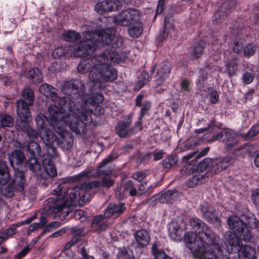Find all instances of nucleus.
<instances>
[{"label":"nucleus","instance_id":"obj_5","mask_svg":"<svg viewBox=\"0 0 259 259\" xmlns=\"http://www.w3.org/2000/svg\"><path fill=\"white\" fill-rule=\"evenodd\" d=\"M22 99L16 101L17 113L19 121L17 124L20 128L23 130L28 127V123L31 117L28 106L32 105L34 101V94L32 90L27 88L22 91Z\"/></svg>","mask_w":259,"mask_h":259},{"label":"nucleus","instance_id":"obj_1","mask_svg":"<svg viewBox=\"0 0 259 259\" xmlns=\"http://www.w3.org/2000/svg\"><path fill=\"white\" fill-rule=\"evenodd\" d=\"M60 108L51 105L47 115L39 113L35 118L41 139L46 146H72L73 136L66 126L77 135L85 133V127L92 122L87 109L80 108V103L66 97L59 99Z\"/></svg>","mask_w":259,"mask_h":259},{"label":"nucleus","instance_id":"obj_54","mask_svg":"<svg viewBox=\"0 0 259 259\" xmlns=\"http://www.w3.org/2000/svg\"><path fill=\"white\" fill-rule=\"evenodd\" d=\"M141 109L140 112V116L141 118H142L143 116L147 113V112L150 110L151 107V103L149 101L145 102L141 106Z\"/></svg>","mask_w":259,"mask_h":259},{"label":"nucleus","instance_id":"obj_44","mask_svg":"<svg viewBox=\"0 0 259 259\" xmlns=\"http://www.w3.org/2000/svg\"><path fill=\"white\" fill-rule=\"evenodd\" d=\"M13 119L11 116L6 115H0V127H10L13 124Z\"/></svg>","mask_w":259,"mask_h":259},{"label":"nucleus","instance_id":"obj_2","mask_svg":"<svg viewBox=\"0 0 259 259\" xmlns=\"http://www.w3.org/2000/svg\"><path fill=\"white\" fill-rule=\"evenodd\" d=\"M117 61L116 53L110 49H107L91 59L80 62L77 70L82 74L89 71V83L95 89L102 90L105 87V82L113 81L117 78L116 71L111 67Z\"/></svg>","mask_w":259,"mask_h":259},{"label":"nucleus","instance_id":"obj_23","mask_svg":"<svg viewBox=\"0 0 259 259\" xmlns=\"http://www.w3.org/2000/svg\"><path fill=\"white\" fill-rule=\"evenodd\" d=\"M132 122V118L128 117L125 121L119 122L116 128V133L121 138L130 136L132 134V130L130 128Z\"/></svg>","mask_w":259,"mask_h":259},{"label":"nucleus","instance_id":"obj_13","mask_svg":"<svg viewBox=\"0 0 259 259\" xmlns=\"http://www.w3.org/2000/svg\"><path fill=\"white\" fill-rule=\"evenodd\" d=\"M190 223L195 233L198 234L200 238H204L205 241L214 239L217 235L204 223L197 218L192 219Z\"/></svg>","mask_w":259,"mask_h":259},{"label":"nucleus","instance_id":"obj_8","mask_svg":"<svg viewBox=\"0 0 259 259\" xmlns=\"http://www.w3.org/2000/svg\"><path fill=\"white\" fill-rule=\"evenodd\" d=\"M118 156V151L114 149L111 154L107 158L102 160L98 165L97 169H91L87 171H83L81 173L74 176L73 181H80L83 178H97L100 176H108L111 174L109 170H102L101 168L108 163L111 162Z\"/></svg>","mask_w":259,"mask_h":259},{"label":"nucleus","instance_id":"obj_11","mask_svg":"<svg viewBox=\"0 0 259 259\" xmlns=\"http://www.w3.org/2000/svg\"><path fill=\"white\" fill-rule=\"evenodd\" d=\"M183 238L186 243L187 247L191 251L194 257L206 243L204 238H200L198 234L193 232L184 233Z\"/></svg>","mask_w":259,"mask_h":259},{"label":"nucleus","instance_id":"obj_33","mask_svg":"<svg viewBox=\"0 0 259 259\" xmlns=\"http://www.w3.org/2000/svg\"><path fill=\"white\" fill-rule=\"evenodd\" d=\"M93 99L91 101H86L84 105H81L80 104V107L79 108H83V109H88L90 115L91 111L89 106V104H92V103L95 104H98L101 103L103 101V96L101 93H96V94L93 95Z\"/></svg>","mask_w":259,"mask_h":259},{"label":"nucleus","instance_id":"obj_59","mask_svg":"<svg viewBox=\"0 0 259 259\" xmlns=\"http://www.w3.org/2000/svg\"><path fill=\"white\" fill-rule=\"evenodd\" d=\"M103 219V216L102 215H99L95 217L93 219L91 227L93 229L97 227L102 222Z\"/></svg>","mask_w":259,"mask_h":259},{"label":"nucleus","instance_id":"obj_21","mask_svg":"<svg viewBox=\"0 0 259 259\" xmlns=\"http://www.w3.org/2000/svg\"><path fill=\"white\" fill-rule=\"evenodd\" d=\"M171 65L168 61L161 63L157 70L156 83L157 86L161 85L164 81L165 76L170 73Z\"/></svg>","mask_w":259,"mask_h":259},{"label":"nucleus","instance_id":"obj_35","mask_svg":"<svg viewBox=\"0 0 259 259\" xmlns=\"http://www.w3.org/2000/svg\"><path fill=\"white\" fill-rule=\"evenodd\" d=\"M123 191L127 195L129 194L132 196H136L137 193V189L132 181H127L122 185Z\"/></svg>","mask_w":259,"mask_h":259},{"label":"nucleus","instance_id":"obj_48","mask_svg":"<svg viewBox=\"0 0 259 259\" xmlns=\"http://www.w3.org/2000/svg\"><path fill=\"white\" fill-rule=\"evenodd\" d=\"M43 151H44V153H43L42 155L46 157H50L54 158L58 155L55 147H44Z\"/></svg>","mask_w":259,"mask_h":259},{"label":"nucleus","instance_id":"obj_20","mask_svg":"<svg viewBox=\"0 0 259 259\" xmlns=\"http://www.w3.org/2000/svg\"><path fill=\"white\" fill-rule=\"evenodd\" d=\"M125 208L123 203L110 204L105 210L104 215L107 218H116L123 213Z\"/></svg>","mask_w":259,"mask_h":259},{"label":"nucleus","instance_id":"obj_62","mask_svg":"<svg viewBox=\"0 0 259 259\" xmlns=\"http://www.w3.org/2000/svg\"><path fill=\"white\" fill-rule=\"evenodd\" d=\"M130 258V255L128 251L125 249H121L117 254L115 259H128Z\"/></svg>","mask_w":259,"mask_h":259},{"label":"nucleus","instance_id":"obj_56","mask_svg":"<svg viewBox=\"0 0 259 259\" xmlns=\"http://www.w3.org/2000/svg\"><path fill=\"white\" fill-rule=\"evenodd\" d=\"M237 60L232 58L226 63V66L230 72H233L236 69Z\"/></svg>","mask_w":259,"mask_h":259},{"label":"nucleus","instance_id":"obj_37","mask_svg":"<svg viewBox=\"0 0 259 259\" xmlns=\"http://www.w3.org/2000/svg\"><path fill=\"white\" fill-rule=\"evenodd\" d=\"M27 77L33 79L34 82H40L43 79L42 74L37 68L30 69L27 73Z\"/></svg>","mask_w":259,"mask_h":259},{"label":"nucleus","instance_id":"obj_63","mask_svg":"<svg viewBox=\"0 0 259 259\" xmlns=\"http://www.w3.org/2000/svg\"><path fill=\"white\" fill-rule=\"evenodd\" d=\"M115 196L119 200H122L125 197L126 195L123 191L122 186L115 190Z\"/></svg>","mask_w":259,"mask_h":259},{"label":"nucleus","instance_id":"obj_6","mask_svg":"<svg viewBox=\"0 0 259 259\" xmlns=\"http://www.w3.org/2000/svg\"><path fill=\"white\" fill-rule=\"evenodd\" d=\"M221 243L222 241L217 235L214 239L206 241L205 244L195 256V259H228L227 256L223 253Z\"/></svg>","mask_w":259,"mask_h":259},{"label":"nucleus","instance_id":"obj_57","mask_svg":"<svg viewBox=\"0 0 259 259\" xmlns=\"http://www.w3.org/2000/svg\"><path fill=\"white\" fill-rule=\"evenodd\" d=\"M147 175V171H138L133 175V178L136 180L141 182L146 178Z\"/></svg>","mask_w":259,"mask_h":259},{"label":"nucleus","instance_id":"obj_30","mask_svg":"<svg viewBox=\"0 0 259 259\" xmlns=\"http://www.w3.org/2000/svg\"><path fill=\"white\" fill-rule=\"evenodd\" d=\"M10 174L6 163L0 161V184L6 185L9 182Z\"/></svg>","mask_w":259,"mask_h":259},{"label":"nucleus","instance_id":"obj_34","mask_svg":"<svg viewBox=\"0 0 259 259\" xmlns=\"http://www.w3.org/2000/svg\"><path fill=\"white\" fill-rule=\"evenodd\" d=\"M132 27L128 29L129 35L133 37H138L140 36L143 31V28L140 20L137 22H135Z\"/></svg>","mask_w":259,"mask_h":259},{"label":"nucleus","instance_id":"obj_9","mask_svg":"<svg viewBox=\"0 0 259 259\" xmlns=\"http://www.w3.org/2000/svg\"><path fill=\"white\" fill-rule=\"evenodd\" d=\"M228 224L230 229L233 231L230 232L226 236L225 243L226 244V238L229 236L230 234L234 233L237 237V233L240 235H242L243 239L246 242L250 241L252 238V235L250 231L248 229L245 228L244 222L241 220L238 217L233 215L230 217L228 219Z\"/></svg>","mask_w":259,"mask_h":259},{"label":"nucleus","instance_id":"obj_36","mask_svg":"<svg viewBox=\"0 0 259 259\" xmlns=\"http://www.w3.org/2000/svg\"><path fill=\"white\" fill-rule=\"evenodd\" d=\"M62 35L64 39L68 42H74L80 38V34L73 30L65 31Z\"/></svg>","mask_w":259,"mask_h":259},{"label":"nucleus","instance_id":"obj_12","mask_svg":"<svg viewBox=\"0 0 259 259\" xmlns=\"http://www.w3.org/2000/svg\"><path fill=\"white\" fill-rule=\"evenodd\" d=\"M85 90L83 83L79 80L65 82L61 88L62 92L73 99L78 98Z\"/></svg>","mask_w":259,"mask_h":259},{"label":"nucleus","instance_id":"obj_28","mask_svg":"<svg viewBox=\"0 0 259 259\" xmlns=\"http://www.w3.org/2000/svg\"><path fill=\"white\" fill-rule=\"evenodd\" d=\"M213 159L205 158L200 162L197 165V169L201 172L206 171V173L212 174Z\"/></svg>","mask_w":259,"mask_h":259},{"label":"nucleus","instance_id":"obj_18","mask_svg":"<svg viewBox=\"0 0 259 259\" xmlns=\"http://www.w3.org/2000/svg\"><path fill=\"white\" fill-rule=\"evenodd\" d=\"M230 157H220L213 159L212 174L215 175L226 169L233 162Z\"/></svg>","mask_w":259,"mask_h":259},{"label":"nucleus","instance_id":"obj_50","mask_svg":"<svg viewBox=\"0 0 259 259\" xmlns=\"http://www.w3.org/2000/svg\"><path fill=\"white\" fill-rule=\"evenodd\" d=\"M215 140L227 142V137L226 136L225 130H224L219 133L218 134L213 136L211 139L209 140L208 143H210L211 141H214Z\"/></svg>","mask_w":259,"mask_h":259},{"label":"nucleus","instance_id":"obj_24","mask_svg":"<svg viewBox=\"0 0 259 259\" xmlns=\"http://www.w3.org/2000/svg\"><path fill=\"white\" fill-rule=\"evenodd\" d=\"M168 232L170 238L174 241H180L183 238L184 231L176 222L169 224Z\"/></svg>","mask_w":259,"mask_h":259},{"label":"nucleus","instance_id":"obj_58","mask_svg":"<svg viewBox=\"0 0 259 259\" xmlns=\"http://www.w3.org/2000/svg\"><path fill=\"white\" fill-rule=\"evenodd\" d=\"M74 217L76 220H79L81 222H83L86 219L84 212L80 209L76 210L74 212Z\"/></svg>","mask_w":259,"mask_h":259},{"label":"nucleus","instance_id":"obj_45","mask_svg":"<svg viewBox=\"0 0 259 259\" xmlns=\"http://www.w3.org/2000/svg\"><path fill=\"white\" fill-rule=\"evenodd\" d=\"M150 79L151 77L147 72L142 71L140 76L139 77V80L137 84L138 89L139 90L142 88L145 84H146L150 80Z\"/></svg>","mask_w":259,"mask_h":259},{"label":"nucleus","instance_id":"obj_51","mask_svg":"<svg viewBox=\"0 0 259 259\" xmlns=\"http://www.w3.org/2000/svg\"><path fill=\"white\" fill-rule=\"evenodd\" d=\"M244 44V40L239 37V39H238V37L234 39V46L233 47V51L236 53H239L241 52L243 48V45Z\"/></svg>","mask_w":259,"mask_h":259},{"label":"nucleus","instance_id":"obj_47","mask_svg":"<svg viewBox=\"0 0 259 259\" xmlns=\"http://www.w3.org/2000/svg\"><path fill=\"white\" fill-rule=\"evenodd\" d=\"M81 187H83L84 190L91 189L93 188H99L102 187L101 181H93L89 182H84L81 184Z\"/></svg>","mask_w":259,"mask_h":259},{"label":"nucleus","instance_id":"obj_26","mask_svg":"<svg viewBox=\"0 0 259 259\" xmlns=\"http://www.w3.org/2000/svg\"><path fill=\"white\" fill-rule=\"evenodd\" d=\"M39 91L41 94L47 98H50L53 101H57L59 99L57 89L47 83L42 84Z\"/></svg>","mask_w":259,"mask_h":259},{"label":"nucleus","instance_id":"obj_60","mask_svg":"<svg viewBox=\"0 0 259 259\" xmlns=\"http://www.w3.org/2000/svg\"><path fill=\"white\" fill-rule=\"evenodd\" d=\"M44 169L46 171L48 175L51 177H54L57 175V171L54 165L45 167Z\"/></svg>","mask_w":259,"mask_h":259},{"label":"nucleus","instance_id":"obj_10","mask_svg":"<svg viewBox=\"0 0 259 259\" xmlns=\"http://www.w3.org/2000/svg\"><path fill=\"white\" fill-rule=\"evenodd\" d=\"M140 19L139 11L133 8L127 9L121 11L114 17V23L122 26H128L137 22Z\"/></svg>","mask_w":259,"mask_h":259},{"label":"nucleus","instance_id":"obj_38","mask_svg":"<svg viewBox=\"0 0 259 259\" xmlns=\"http://www.w3.org/2000/svg\"><path fill=\"white\" fill-rule=\"evenodd\" d=\"M259 133V124H254L246 134H241L242 139L249 141Z\"/></svg>","mask_w":259,"mask_h":259},{"label":"nucleus","instance_id":"obj_16","mask_svg":"<svg viewBox=\"0 0 259 259\" xmlns=\"http://www.w3.org/2000/svg\"><path fill=\"white\" fill-rule=\"evenodd\" d=\"M26 148L27 151L30 154L31 157L26 161V165L30 170L33 173H35L41 169V164L35 157L36 154L40 155L41 147H35V151L31 149L30 147H26Z\"/></svg>","mask_w":259,"mask_h":259},{"label":"nucleus","instance_id":"obj_7","mask_svg":"<svg viewBox=\"0 0 259 259\" xmlns=\"http://www.w3.org/2000/svg\"><path fill=\"white\" fill-rule=\"evenodd\" d=\"M241 239L235 234L231 233L226 238V246L229 253L238 252L239 259H256L255 249L249 245H241Z\"/></svg>","mask_w":259,"mask_h":259},{"label":"nucleus","instance_id":"obj_52","mask_svg":"<svg viewBox=\"0 0 259 259\" xmlns=\"http://www.w3.org/2000/svg\"><path fill=\"white\" fill-rule=\"evenodd\" d=\"M14 191H16L15 188H14L13 185L10 183L3 191V194L5 196L10 198L14 195Z\"/></svg>","mask_w":259,"mask_h":259},{"label":"nucleus","instance_id":"obj_32","mask_svg":"<svg viewBox=\"0 0 259 259\" xmlns=\"http://www.w3.org/2000/svg\"><path fill=\"white\" fill-rule=\"evenodd\" d=\"M178 196V192L175 190H169L162 193L158 196L159 201L162 203H166Z\"/></svg>","mask_w":259,"mask_h":259},{"label":"nucleus","instance_id":"obj_39","mask_svg":"<svg viewBox=\"0 0 259 259\" xmlns=\"http://www.w3.org/2000/svg\"><path fill=\"white\" fill-rule=\"evenodd\" d=\"M152 252L154 256V259H171L164 251L159 249L156 244L152 245Z\"/></svg>","mask_w":259,"mask_h":259},{"label":"nucleus","instance_id":"obj_46","mask_svg":"<svg viewBox=\"0 0 259 259\" xmlns=\"http://www.w3.org/2000/svg\"><path fill=\"white\" fill-rule=\"evenodd\" d=\"M256 50V46L255 44H248L243 48L244 55L246 57H250L254 54Z\"/></svg>","mask_w":259,"mask_h":259},{"label":"nucleus","instance_id":"obj_22","mask_svg":"<svg viewBox=\"0 0 259 259\" xmlns=\"http://www.w3.org/2000/svg\"><path fill=\"white\" fill-rule=\"evenodd\" d=\"M134 236L135 239V243L139 248L146 246L149 243L150 237L149 233L145 229H140L136 231Z\"/></svg>","mask_w":259,"mask_h":259},{"label":"nucleus","instance_id":"obj_42","mask_svg":"<svg viewBox=\"0 0 259 259\" xmlns=\"http://www.w3.org/2000/svg\"><path fill=\"white\" fill-rule=\"evenodd\" d=\"M16 229L15 227H9L0 233V245L10 237L16 233Z\"/></svg>","mask_w":259,"mask_h":259},{"label":"nucleus","instance_id":"obj_14","mask_svg":"<svg viewBox=\"0 0 259 259\" xmlns=\"http://www.w3.org/2000/svg\"><path fill=\"white\" fill-rule=\"evenodd\" d=\"M235 2L231 0L223 3L213 15V22L219 24L225 20L230 12L235 8Z\"/></svg>","mask_w":259,"mask_h":259},{"label":"nucleus","instance_id":"obj_61","mask_svg":"<svg viewBox=\"0 0 259 259\" xmlns=\"http://www.w3.org/2000/svg\"><path fill=\"white\" fill-rule=\"evenodd\" d=\"M30 250L31 248L29 246L25 247L16 255L15 259H20L24 257Z\"/></svg>","mask_w":259,"mask_h":259},{"label":"nucleus","instance_id":"obj_4","mask_svg":"<svg viewBox=\"0 0 259 259\" xmlns=\"http://www.w3.org/2000/svg\"><path fill=\"white\" fill-rule=\"evenodd\" d=\"M115 37L114 30L105 29L89 32L85 34V40L80 41L76 47L74 54L80 57H86L92 54L97 42L109 45Z\"/></svg>","mask_w":259,"mask_h":259},{"label":"nucleus","instance_id":"obj_41","mask_svg":"<svg viewBox=\"0 0 259 259\" xmlns=\"http://www.w3.org/2000/svg\"><path fill=\"white\" fill-rule=\"evenodd\" d=\"M178 158L176 155H168L162 161V164L165 168H170L176 164Z\"/></svg>","mask_w":259,"mask_h":259},{"label":"nucleus","instance_id":"obj_27","mask_svg":"<svg viewBox=\"0 0 259 259\" xmlns=\"http://www.w3.org/2000/svg\"><path fill=\"white\" fill-rule=\"evenodd\" d=\"M79 45V43L75 44L72 47L69 48H64L63 47H58L55 49L52 53V56L54 58H59L60 57L65 55L66 54H69L70 55H73L76 57L74 54L75 51L76 47Z\"/></svg>","mask_w":259,"mask_h":259},{"label":"nucleus","instance_id":"obj_43","mask_svg":"<svg viewBox=\"0 0 259 259\" xmlns=\"http://www.w3.org/2000/svg\"><path fill=\"white\" fill-rule=\"evenodd\" d=\"M204 181V177L202 175L200 174H196L190 179L188 185L189 187H193L196 185L201 184Z\"/></svg>","mask_w":259,"mask_h":259},{"label":"nucleus","instance_id":"obj_25","mask_svg":"<svg viewBox=\"0 0 259 259\" xmlns=\"http://www.w3.org/2000/svg\"><path fill=\"white\" fill-rule=\"evenodd\" d=\"M200 210L202 216L208 222L211 223L216 222L218 220V217L215 210L213 207L207 204L201 206Z\"/></svg>","mask_w":259,"mask_h":259},{"label":"nucleus","instance_id":"obj_15","mask_svg":"<svg viewBox=\"0 0 259 259\" xmlns=\"http://www.w3.org/2000/svg\"><path fill=\"white\" fill-rule=\"evenodd\" d=\"M122 7V3L119 0H105L98 2L95 6L96 12L104 14L109 12L119 10Z\"/></svg>","mask_w":259,"mask_h":259},{"label":"nucleus","instance_id":"obj_17","mask_svg":"<svg viewBox=\"0 0 259 259\" xmlns=\"http://www.w3.org/2000/svg\"><path fill=\"white\" fill-rule=\"evenodd\" d=\"M209 151V148L208 147H206L204 148L201 149V150L194 151L192 152L189 153L187 155L184 156L183 157L182 161L186 163V164L184 167L186 172L189 173L193 170V168H192V167L191 166V164L190 163L191 161L190 160L191 159L200 158L201 157L205 156Z\"/></svg>","mask_w":259,"mask_h":259},{"label":"nucleus","instance_id":"obj_31","mask_svg":"<svg viewBox=\"0 0 259 259\" xmlns=\"http://www.w3.org/2000/svg\"><path fill=\"white\" fill-rule=\"evenodd\" d=\"M205 47L204 42L200 41L191 48V56L194 59H198L202 55Z\"/></svg>","mask_w":259,"mask_h":259},{"label":"nucleus","instance_id":"obj_55","mask_svg":"<svg viewBox=\"0 0 259 259\" xmlns=\"http://www.w3.org/2000/svg\"><path fill=\"white\" fill-rule=\"evenodd\" d=\"M114 38H115V39H113L112 43L111 44V46L113 48H118L121 47L123 42V37L120 35H115Z\"/></svg>","mask_w":259,"mask_h":259},{"label":"nucleus","instance_id":"obj_19","mask_svg":"<svg viewBox=\"0 0 259 259\" xmlns=\"http://www.w3.org/2000/svg\"><path fill=\"white\" fill-rule=\"evenodd\" d=\"M14 173L12 181L11 182L13 185L15 190L21 192L23 190L26 182L24 172L22 170L16 169L14 167Z\"/></svg>","mask_w":259,"mask_h":259},{"label":"nucleus","instance_id":"obj_49","mask_svg":"<svg viewBox=\"0 0 259 259\" xmlns=\"http://www.w3.org/2000/svg\"><path fill=\"white\" fill-rule=\"evenodd\" d=\"M258 220L252 215L244 222L245 228L256 229L258 227Z\"/></svg>","mask_w":259,"mask_h":259},{"label":"nucleus","instance_id":"obj_40","mask_svg":"<svg viewBox=\"0 0 259 259\" xmlns=\"http://www.w3.org/2000/svg\"><path fill=\"white\" fill-rule=\"evenodd\" d=\"M226 134L227 137V142L235 143L237 141L242 139L241 134H239L232 130H226Z\"/></svg>","mask_w":259,"mask_h":259},{"label":"nucleus","instance_id":"obj_3","mask_svg":"<svg viewBox=\"0 0 259 259\" xmlns=\"http://www.w3.org/2000/svg\"><path fill=\"white\" fill-rule=\"evenodd\" d=\"M68 179L60 180L57 183V188L53 190V194L56 195V198H49L48 199V203L45 207V212L47 214H51L53 212L58 213L62 210L65 205L66 198L69 195L72 201L74 200L77 195H79L84 193L83 187L77 186L74 187H70L67 183Z\"/></svg>","mask_w":259,"mask_h":259},{"label":"nucleus","instance_id":"obj_53","mask_svg":"<svg viewBox=\"0 0 259 259\" xmlns=\"http://www.w3.org/2000/svg\"><path fill=\"white\" fill-rule=\"evenodd\" d=\"M254 79V75L251 71L245 72L242 75V79L246 84H249L252 82Z\"/></svg>","mask_w":259,"mask_h":259},{"label":"nucleus","instance_id":"obj_29","mask_svg":"<svg viewBox=\"0 0 259 259\" xmlns=\"http://www.w3.org/2000/svg\"><path fill=\"white\" fill-rule=\"evenodd\" d=\"M9 158L11 165L14 167V163L18 165L22 163L24 160L25 156L21 150H16L11 153Z\"/></svg>","mask_w":259,"mask_h":259},{"label":"nucleus","instance_id":"obj_64","mask_svg":"<svg viewBox=\"0 0 259 259\" xmlns=\"http://www.w3.org/2000/svg\"><path fill=\"white\" fill-rule=\"evenodd\" d=\"M251 199L255 204L259 205V189L253 191Z\"/></svg>","mask_w":259,"mask_h":259}]
</instances>
